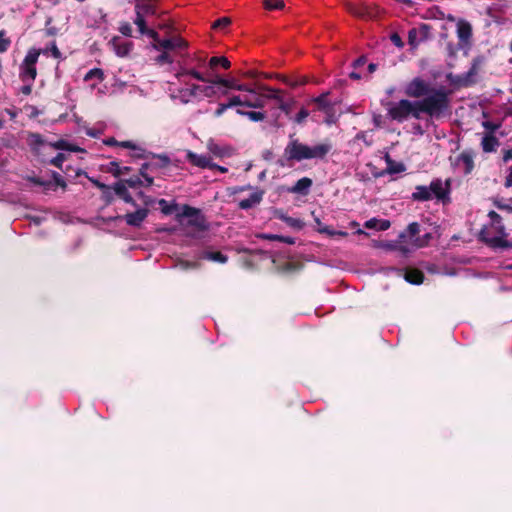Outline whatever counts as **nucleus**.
I'll use <instances>...</instances> for the list:
<instances>
[{
  "mask_svg": "<svg viewBox=\"0 0 512 512\" xmlns=\"http://www.w3.org/2000/svg\"><path fill=\"white\" fill-rule=\"evenodd\" d=\"M450 92L445 88H435L422 99L416 100L419 115H428L431 119L439 120L451 113Z\"/></svg>",
  "mask_w": 512,
  "mask_h": 512,
  "instance_id": "f257e3e1",
  "label": "nucleus"
},
{
  "mask_svg": "<svg viewBox=\"0 0 512 512\" xmlns=\"http://www.w3.org/2000/svg\"><path fill=\"white\" fill-rule=\"evenodd\" d=\"M332 150L330 142L319 143L315 146H309L300 142L298 139L290 136V140L284 149V156L287 161L301 162L304 160L319 159L323 160Z\"/></svg>",
  "mask_w": 512,
  "mask_h": 512,
  "instance_id": "f03ea898",
  "label": "nucleus"
},
{
  "mask_svg": "<svg viewBox=\"0 0 512 512\" xmlns=\"http://www.w3.org/2000/svg\"><path fill=\"white\" fill-rule=\"evenodd\" d=\"M450 190L451 184L449 179L444 183L442 179L436 178L431 181L429 186L417 185L411 198L413 201L426 202L435 197L438 201L446 203V201H449Z\"/></svg>",
  "mask_w": 512,
  "mask_h": 512,
  "instance_id": "7ed1b4c3",
  "label": "nucleus"
},
{
  "mask_svg": "<svg viewBox=\"0 0 512 512\" xmlns=\"http://www.w3.org/2000/svg\"><path fill=\"white\" fill-rule=\"evenodd\" d=\"M387 116L398 123H403L409 118L421 119L416 100L401 99L398 102L389 103Z\"/></svg>",
  "mask_w": 512,
  "mask_h": 512,
  "instance_id": "20e7f679",
  "label": "nucleus"
},
{
  "mask_svg": "<svg viewBox=\"0 0 512 512\" xmlns=\"http://www.w3.org/2000/svg\"><path fill=\"white\" fill-rule=\"evenodd\" d=\"M497 235L491 236L489 231L482 229L479 233V239L487 246L493 249L507 250L512 248V239L507 240L508 233L503 224L494 226Z\"/></svg>",
  "mask_w": 512,
  "mask_h": 512,
  "instance_id": "39448f33",
  "label": "nucleus"
},
{
  "mask_svg": "<svg viewBox=\"0 0 512 512\" xmlns=\"http://www.w3.org/2000/svg\"><path fill=\"white\" fill-rule=\"evenodd\" d=\"M40 54L41 50H37L36 48H31L27 52L23 62L20 65L19 77L22 82H34L37 76L36 64Z\"/></svg>",
  "mask_w": 512,
  "mask_h": 512,
  "instance_id": "423d86ee",
  "label": "nucleus"
},
{
  "mask_svg": "<svg viewBox=\"0 0 512 512\" xmlns=\"http://www.w3.org/2000/svg\"><path fill=\"white\" fill-rule=\"evenodd\" d=\"M432 88V85L425 79L415 77L405 85L404 93L409 98L420 100L424 98Z\"/></svg>",
  "mask_w": 512,
  "mask_h": 512,
  "instance_id": "0eeeda50",
  "label": "nucleus"
},
{
  "mask_svg": "<svg viewBox=\"0 0 512 512\" xmlns=\"http://www.w3.org/2000/svg\"><path fill=\"white\" fill-rule=\"evenodd\" d=\"M134 2V23L138 28H142L143 24L146 23V16L157 15V6L156 4L152 3V0H134Z\"/></svg>",
  "mask_w": 512,
  "mask_h": 512,
  "instance_id": "6e6552de",
  "label": "nucleus"
},
{
  "mask_svg": "<svg viewBox=\"0 0 512 512\" xmlns=\"http://www.w3.org/2000/svg\"><path fill=\"white\" fill-rule=\"evenodd\" d=\"M178 217L188 218V225L197 228L198 230H206L208 228L205 216L200 209L194 208L188 204L182 206V212Z\"/></svg>",
  "mask_w": 512,
  "mask_h": 512,
  "instance_id": "1a4fd4ad",
  "label": "nucleus"
},
{
  "mask_svg": "<svg viewBox=\"0 0 512 512\" xmlns=\"http://www.w3.org/2000/svg\"><path fill=\"white\" fill-rule=\"evenodd\" d=\"M156 50H184L188 47V42L180 36H175L168 39H162L159 44L152 45Z\"/></svg>",
  "mask_w": 512,
  "mask_h": 512,
  "instance_id": "9d476101",
  "label": "nucleus"
},
{
  "mask_svg": "<svg viewBox=\"0 0 512 512\" xmlns=\"http://www.w3.org/2000/svg\"><path fill=\"white\" fill-rule=\"evenodd\" d=\"M109 44L113 47L114 52L119 57H126L132 51L134 44L131 41H121L120 37L114 36Z\"/></svg>",
  "mask_w": 512,
  "mask_h": 512,
  "instance_id": "9b49d317",
  "label": "nucleus"
},
{
  "mask_svg": "<svg viewBox=\"0 0 512 512\" xmlns=\"http://www.w3.org/2000/svg\"><path fill=\"white\" fill-rule=\"evenodd\" d=\"M187 159L192 165L200 168L213 169L214 167H218L217 164L212 162V159L209 155H200L189 151L187 153Z\"/></svg>",
  "mask_w": 512,
  "mask_h": 512,
  "instance_id": "f8f14e48",
  "label": "nucleus"
},
{
  "mask_svg": "<svg viewBox=\"0 0 512 512\" xmlns=\"http://www.w3.org/2000/svg\"><path fill=\"white\" fill-rule=\"evenodd\" d=\"M149 210L147 208L137 209L135 212L127 213L123 216L127 225L132 227H140L147 218Z\"/></svg>",
  "mask_w": 512,
  "mask_h": 512,
  "instance_id": "ddd939ff",
  "label": "nucleus"
},
{
  "mask_svg": "<svg viewBox=\"0 0 512 512\" xmlns=\"http://www.w3.org/2000/svg\"><path fill=\"white\" fill-rule=\"evenodd\" d=\"M420 232V224L417 222H412L407 226L405 231L400 233V242H405L413 246V239H416L418 236H420Z\"/></svg>",
  "mask_w": 512,
  "mask_h": 512,
  "instance_id": "4468645a",
  "label": "nucleus"
},
{
  "mask_svg": "<svg viewBox=\"0 0 512 512\" xmlns=\"http://www.w3.org/2000/svg\"><path fill=\"white\" fill-rule=\"evenodd\" d=\"M113 191L114 193L121 198L124 202L131 204L133 206H137V203L129 193L127 189V185L124 183L123 180H119L113 185Z\"/></svg>",
  "mask_w": 512,
  "mask_h": 512,
  "instance_id": "2eb2a0df",
  "label": "nucleus"
},
{
  "mask_svg": "<svg viewBox=\"0 0 512 512\" xmlns=\"http://www.w3.org/2000/svg\"><path fill=\"white\" fill-rule=\"evenodd\" d=\"M263 196H264V191L258 189L255 192H253L248 198L242 199L241 201H239L238 207L242 210H248V209L258 205L262 201Z\"/></svg>",
  "mask_w": 512,
  "mask_h": 512,
  "instance_id": "dca6fc26",
  "label": "nucleus"
},
{
  "mask_svg": "<svg viewBox=\"0 0 512 512\" xmlns=\"http://www.w3.org/2000/svg\"><path fill=\"white\" fill-rule=\"evenodd\" d=\"M474 157H475V153L473 150H464L458 156V162L463 163L464 173L466 175L470 174L475 167Z\"/></svg>",
  "mask_w": 512,
  "mask_h": 512,
  "instance_id": "f3484780",
  "label": "nucleus"
},
{
  "mask_svg": "<svg viewBox=\"0 0 512 512\" xmlns=\"http://www.w3.org/2000/svg\"><path fill=\"white\" fill-rule=\"evenodd\" d=\"M313 184V181L309 177H303L299 179L294 186L288 189L289 192L295 194H301L306 196L309 193V190Z\"/></svg>",
  "mask_w": 512,
  "mask_h": 512,
  "instance_id": "a211bd4d",
  "label": "nucleus"
},
{
  "mask_svg": "<svg viewBox=\"0 0 512 512\" xmlns=\"http://www.w3.org/2000/svg\"><path fill=\"white\" fill-rule=\"evenodd\" d=\"M499 145V139L492 133H486L481 140V147L485 153L495 152Z\"/></svg>",
  "mask_w": 512,
  "mask_h": 512,
  "instance_id": "6ab92c4d",
  "label": "nucleus"
},
{
  "mask_svg": "<svg viewBox=\"0 0 512 512\" xmlns=\"http://www.w3.org/2000/svg\"><path fill=\"white\" fill-rule=\"evenodd\" d=\"M457 36L460 41L467 42L472 37V26L471 24L463 19L457 22Z\"/></svg>",
  "mask_w": 512,
  "mask_h": 512,
  "instance_id": "aec40b11",
  "label": "nucleus"
},
{
  "mask_svg": "<svg viewBox=\"0 0 512 512\" xmlns=\"http://www.w3.org/2000/svg\"><path fill=\"white\" fill-rule=\"evenodd\" d=\"M182 92L188 97H195L197 92H202L206 97H213L216 94V91L213 86H200L198 84H193L190 89H185Z\"/></svg>",
  "mask_w": 512,
  "mask_h": 512,
  "instance_id": "412c9836",
  "label": "nucleus"
},
{
  "mask_svg": "<svg viewBox=\"0 0 512 512\" xmlns=\"http://www.w3.org/2000/svg\"><path fill=\"white\" fill-rule=\"evenodd\" d=\"M404 278L407 282L411 284L419 285L423 283L425 276L420 269L407 268L405 270Z\"/></svg>",
  "mask_w": 512,
  "mask_h": 512,
  "instance_id": "4be33fe9",
  "label": "nucleus"
},
{
  "mask_svg": "<svg viewBox=\"0 0 512 512\" xmlns=\"http://www.w3.org/2000/svg\"><path fill=\"white\" fill-rule=\"evenodd\" d=\"M153 157H157L159 162H157V163H143L141 165V168H140V171H139V173H140V175L142 177H146L147 170L149 168H151V167L164 168V167L168 166V164L170 163V159L166 155H157V156L153 155Z\"/></svg>",
  "mask_w": 512,
  "mask_h": 512,
  "instance_id": "5701e85b",
  "label": "nucleus"
},
{
  "mask_svg": "<svg viewBox=\"0 0 512 512\" xmlns=\"http://www.w3.org/2000/svg\"><path fill=\"white\" fill-rule=\"evenodd\" d=\"M449 83L456 87H470L475 84V80H468L465 76V73L460 75H454L453 73H449L446 76Z\"/></svg>",
  "mask_w": 512,
  "mask_h": 512,
  "instance_id": "b1692460",
  "label": "nucleus"
},
{
  "mask_svg": "<svg viewBox=\"0 0 512 512\" xmlns=\"http://www.w3.org/2000/svg\"><path fill=\"white\" fill-rule=\"evenodd\" d=\"M384 159L387 165L385 170L386 173L392 175L404 172L406 170V167L402 162L394 161L388 153L385 154Z\"/></svg>",
  "mask_w": 512,
  "mask_h": 512,
  "instance_id": "393cba45",
  "label": "nucleus"
},
{
  "mask_svg": "<svg viewBox=\"0 0 512 512\" xmlns=\"http://www.w3.org/2000/svg\"><path fill=\"white\" fill-rule=\"evenodd\" d=\"M28 145L30 146L32 152L36 155L40 153V147L45 144V141L41 134L30 132L28 134Z\"/></svg>",
  "mask_w": 512,
  "mask_h": 512,
  "instance_id": "a878e982",
  "label": "nucleus"
},
{
  "mask_svg": "<svg viewBox=\"0 0 512 512\" xmlns=\"http://www.w3.org/2000/svg\"><path fill=\"white\" fill-rule=\"evenodd\" d=\"M328 95L329 92H325L313 99V102L317 105V109L326 114H330L333 110V105L327 99Z\"/></svg>",
  "mask_w": 512,
  "mask_h": 512,
  "instance_id": "bb28decb",
  "label": "nucleus"
},
{
  "mask_svg": "<svg viewBox=\"0 0 512 512\" xmlns=\"http://www.w3.org/2000/svg\"><path fill=\"white\" fill-rule=\"evenodd\" d=\"M199 258L218 262L221 264H224L228 261V257L220 251H203Z\"/></svg>",
  "mask_w": 512,
  "mask_h": 512,
  "instance_id": "cd10ccee",
  "label": "nucleus"
},
{
  "mask_svg": "<svg viewBox=\"0 0 512 512\" xmlns=\"http://www.w3.org/2000/svg\"><path fill=\"white\" fill-rule=\"evenodd\" d=\"M51 147L58 150H66L71 152H84L85 150L77 145L71 144L66 140L60 139L56 142L49 144Z\"/></svg>",
  "mask_w": 512,
  "mask_h": 512,
  "instance_id": "c85d7f7f",
  "label": "nucleus"
},
{
  "mask_svg": "<svg viewBox=\"0 0 512 512\" xmlns=\"http://www.w3.org/2000/svg\"><path fill=\"white\" fill-rule=\"evenodd\" d=\"M105 171L108 173H111L114 177L118 178L121 175L130 172L131 167H129V166L121 167L117 161H111L108 164L107 169Z\"/></svg>",
  "mask_w": 512,
  "mask_h": 512,
  "instance_id": "c756f323",
  "label": "nucleus"
},
{
  "mask_svg": "<svg viewBox=\"0 0 512 512\" xmlns=\"http://www.w3.org/2000/svg\"><path fill=\"white\" fill-rule=\"evenodd\" d=\"M217 66H221L224 69H229L231 67V62L228 60V58H226L224 56L211 57L209 60V67L211 69H216Z\"/></svg>",
  "mask_w": 512,
  "mask_h": 512,
  "instance_id": "7c9ffc66",
  "label": "nucleus"
},
{
  "mask_svg": "<svg viewBox=\"0 0 512 512\" xmlns=\"http://www.w3.org/2000/svg\"><path fill=\"white\" fill-rule=\"evenodd\" d=\"M258 88H259V90L267 92V94H265V95L260 94L261 96H263V99L267 98V99H273V100L278 101L281 98V95H280L281 90H279V89H274V88H271L264 84L259 85Z\"/></svg>",
  "mask_w": 512,
  "mask_h": 512,
  "instance_id": "2f4dec72",
  "label": "nucleus"
},
{
  "mask_svg": "<svg viewBox=\"0 0 512 512\" xmlns=\"http://www.w3.org/2000/svg\"><path fill=\"white\" fill-rule=\"evenodd\" d=\"M138 31L141 35L150 37L154 41L153 44H159V42L162 40L160 39L158 32H156L154 29L148 28L146 23L143 24L142 28H138Z\"/></svg>",
  "mask_w": 512,
  "mask_h": 512,
  "instance_id": "473e14b6",
  "label": "nucleus"
},
{
  "mask_svg": "<svg viewBox=\"0 0 512 512\" xmlns=\"http://www.w3.org/2000/svg\"><path fill=\"white\" fill-rule=\"evenodd\" d=\"M184 75H190L194 79L201 81V82H205V80H208V77H205L202 73L198 72L195 69L182 70L181 72H178L176 74V78H178L180 80Z\"/></svg>",
  "mask_w": 512,
  "mask_h": 512,
  "instance_id": "72a5a7b5",
  "label": "nucleus"
},
{
  "mask_svg": "<svg viewBox=\"0 0 512 512\" xmlns=\"http://www.w3.org/2000/svg\"><path fill=\"white\" fill-rule=\"evenodd\" d=\"M92 79H97L99 82L103 81L104 80L103 70L100 68H93V69L89 70L84 76V81L88 82Z\"/></svg>",
  "mask_w": 512,
  "mask_h": 512,
  "instance_id": "f704fd0d",
  "label": "nucleus"
},
{
  "mask_svg": "<svg viewBox=\"0 0 512 512\" xmlns=\"http://www.w3.org/2000/svg\"><path fill=\"white\" fill-rule=\"evenodd\" d=\"M432 239V234L427 232L423 235L418 236L416 239H413V247L422 248L429 244Z\"/></svg>",
  "mask_w": 512,
  "mask_h": 512,
  "instance_id": "c9c22d12",
  "label": "nucleus"
},
{
  "mask_svg": "<svg viewBox=\"0 0 512 512\" xmlns=\"http://www.w3.org/2000/svg\"><path fill=\"white\" fill-rule=\"evenodd\" d=\"M113 187L106 185V189H102L101 199L106 205H110L114 201Z\"/></svg>",
  "mask_w": 512,
  "mask_h": 512,
  "instance_id": "e433bc0d",
  "label": "nucleus"
},
{
  "mask_svg": "<svg viewBox=\"0 0 512 512\" xmlns=\"http://www.w3.org/2000/svg\"><path fill=\"white\" fill-rule=\"evenodd\" d=\"M245 106L249 108H263L265 106L263 96L259 94L254 100L248 99L246 97Z\"/></svg>",
  "mask_w": 512,
  "mask_h": 512,
  "instance_id": "4c0bfd02",
  "label": "nucleus"
},
{
  "mask_svg": "<svg viewBox=\"0 0 512 512\" xmlns=\"http://www.w3.org/2000/svg\"><path fill=\"white\" fill-rule=\"evenodd\" d=\"M178 266L181 270H189V269H199L201 267V263L198 261H187L180 260L178 262Z\"/></svg>",
  "mask_w": 512,
  "mask_h": 512,
  "instance_id": "58836bf2",
  "label": "nucleus"
},
{
  "mask_svg": "<svg viewBox=\"0 0 512 512\" xmlns=\"http://www.w3.org/2000/svg\"><path fill=\"white\" fill-rule=\"evenodd\" d=\"M263 5L267 10L282 9L285 6L283 0H263Z\"/></svg>",
  "mask_w": 512,
  "mask_h": 512,
  "instance_id": "ea45409f",
  "label": "nucleus"
},
{
  "mask_svg": "<svg viewBox=\"0 0 512 512\" xmlns=\"http://www.w3.org/2000/svg\"><path fill=\"white\" fill-rule=\"evenodd\" d=\"M246 103V97H241L240 95H234L229 98L228 102L226 103L229 108L237 107V106H245Z\"/></svg>",
  "mask_w": 512,
  "mask_h": 512,
  "instance_id": "a19ab883",
  "label": "nucleus"
},
{
  "mask_svg": "<svg viewBox=\"0 0 512 512\" xmlns=\"http://www.w3.org/2000/svg\"><path fill=\"white\" fill-rule=\"evenodd\" d=\"M314 221L317 226L316 229L319 233L334 236V230L331 229L329 226L323 225L318 217H314Z\"/></svg>",
  "mask_w": 512,
  "mask_h": 512,
  "instance_id": "79ce46f5",
  "label": "nucleus"
},
{
  "mask_svg": "<svg viewBox=\"0 0 512 512\" xmlns=\"http://www.w3.org/2000/svg\"><path fill=\"white\" fill-rule=\"evenodd\" d=\"M479 64H480V61L478 60V58L473 59L471 67L465 73V76L467 77L468 80H474L473 77L475 75H477V73H478Z\"/></svg>",
  "mask_w": 512,
  "mask_h": 512,
  "instance_id": "37998d69",
  "label": "nucleus"
},
{
  "mask_svg": "<svg viewBox=\"0 0 512 512\" xmlns=\"http://www.w3.org/2000/svg\"><path fill=\"white\" fill-rule=\"evenodd\" d=\"M5 35L6 31L0 30V53H5L11 45V40L9 38H5Z\"/></svg>",
  "mask_w": 512,
  "mask_h": 512,
  "instance_id": "c03bdc74",
  "label": "nucleus"
},
{
  "mask_svg": "<svg viewBox=\"0 0 512 512\" xmlns=\"http://www.w3.org/2000/svg\"><path fill=\"white\" fill-rule=\"evenodd\" d=\"M246 117L253 122H260L266 118V113L259 111H248Z\"/></svg>",
  "mask_w": 512,
  "mask_h": 512,
  "instance_id": "a18cd8bd",
  "label": "nucleus"
},
{
  "mask_svg": "<svg viewBox=\"0 0 512 512\" xmlns=\"http://www.w3.org/2000/svg\"><path fill=\"white\" fill-rule=\"evenodd\" d=\"M231 24V19L229 17H222L214 21L212 24L213 29H224Z\"/></svg>",
  "mask_w": 512,
  "mask_h": 512,
  "instance_id": "49530a36",
  "label": "nucleus"
},
{
  "mask_svg": "<svg viewBox=\"0 0 512 512\" xmlns=\"http://www.w3.org/2000/svg\"><path fill=\"white\" fill-rule=\"evenodd\" d=\"M124 183L130 188H137L143 186L144 182L139 176H133L129 179L123 180Z\"/></svg>",
  "mask_w": 512,
  "mask_h": 512,
  "instance_id": "de8ad7c7",
  "label": "nucleus"
},
{
  "mask_svg": "<svg viewBox=\"0 0 512 512\" xmlns=\"http://www.w3.org/2000/svg\"><path fill=\"white\" fill-rule=\"evenodd\" d=\"M118 30L122 35H124L126 37L132 36L133 30H132V26L129 22H126V21L121 22Z\"/></svg>",
  "mask_w": 512,
  "mask_h": 512,
  "instance_id": "09e8293b",
  "label": "nucleus"
},
{
  "mask_svg": "<svg viewBox=\"0 0 512 512\" xmlns=\"http://www.w3.org/2000/svg\"><path fill=\"white\" fill-rule=\"evenodd\" d=\"M156 62L161 65L162 64H171V63H173V58L167 51H164L160 55L157 56Z\"/></svg>",
  "mask_w": 512,
  "mask_h": 512,
  "instance_id": "8fccbe9b",
  "label": "nucleus"
},
{
  "mask_svg": "<svg viewBox=\"0 0 512 512\" xmlns=\"http://www.w3.org/2000/svg\"><path fill=\"white\" fill-rule=\"evenodd\" d=\"M286 224L296 230H301L304 227V222L301 219L293 217L287 219Z\"/></svg>",
  "mask_w": 512,
  "mask_h": 512,
  "instance_id": "3c124183",
  "label": "nucleus"
},
{
  "mask_svg": "<svg viewBox=\"0 0 512 512\" xmlns=\"http://www.w3.org/2000/svg\"><path fill=\"white\" fill-rule=\"evenodd\" d=\"M159 204L162 206V212L165 215L172 214L177 209V204L167 205V202L164 199H161Z\"/></svg>",
  "mask_w": 512,
  "mask_h": 512,
  "instance_id": "603ef678",
  "label": "nucleus"
},
{
  "mask_svg": "<svg viewBox=\"0 0 512 512\" xmlns=\"http://www.w3.org/2000/svg\"><path fill=\"white\" fill-rule=\"evenodd\" d=\"M66 159V156L65 154L63 153H58L54 158H52L50 160V164L59 168V169H62V164L63 162L65 161Z\"/></svg>",
  "mask_w": 512,
  "mask_h": 512,
  "instance_id": "864d4df0",
  "label": "nucleus"
},
{
  "mask_svg": "<svg viewBox=\"0 0 512 512\" xmlns=\"http://www.w3.org/2000/svg\"><path fill=\"white\" fill-rule=\"evenodd\" d=\"M308 116L309 111L305 108H301L295 117V122L298 124H302Z\"/></svg>",
  "mask_w": 512,
  "mask_h": 512,
  "instance_id": "5fc2aeb1",
  "label": "nucleus"
},
{
  "mask_svg": "<svg viewBox=\"0 0 512 512\" xmlns=\"http://www.w3.org/2000/svg\"><path fill=\"white\" fill-rule=\"evenodd\" d=\"M205 82L211 84L210 86H212V85L224 86V84L227 83V79H224V78H222L220 76H216L214 78H209L208 77V80H205Z\"/></svg>",
  "mask_w": 512,
  "mask_h": 512,
  "instance_id": "6e6d98bb",
  "label": "nucleus"
},
{
  "mask_svg": "<svg viewBox=\"0 0 512 512\" xmlns=\"http://www.w3.org/2000/svg\"><path fill=\"white\" fill-rule=\"evenodd\" d=\"M488 217L491 219L493 227L502 224V218L497 212L490 211Z\"/></svg>",
  "mask_w": 512,
  "mask_h": 512,
  "instance_id": "4d7b16f0",
  "label": "nucleus"
},
{
  "mask_svg": "<svg viewBox=\"0 0 512 512\" xmlns=\"http://www.w3.org/2000/svg\"><path fill=\"white\" fill-rule=\"evenodd\" d=\"M483 127L486 130H489L490 131L489 133L493 134L496 130H498L500 128V124L499 123H494V122H491V121H485V122H483Z\"/></svg>",
  "mask_w": 512,
  "mask_h": 512,
  "instance_id": "13d9d810",
  "label": "nucleus"
},
{
  "mask_svg": "<svg viewBox=\"0 0 512 512\" xmlns=\"http://www.w3.org/2000/svg\"><path fill=\"white\" fill-rule=\"evenodd\" d=\"M379 219L371 218L364 223V227L367 229L378 230Z\"/></svg>",
  "mask_w": 512,
  "mask_h": 512,
  "instance_id": "bf43d9fd",
  "label": "nucleus"
},
{
  "mask_svg": "<svg viewBox=\"0 0 512 512\" xmlns=\"http://www.w3.org/2000/svg\"><path fill=\"white\" fill-rule=\"evenodd\" d=\"M50 52H51V55L55 58V59H62V53L61 51L58 49L55 41H53L51 43V46H50Z\"/></svg>",
  "mask_w": 512,
  "mask_h": 512,
  "instance_id": "052dcab7",
  "label": "nucleus"
},
{
  "mask_svg": "<svg viewBox=\"0 0 512 512\" xmlns=\"http://www.w3.org/2000/svg\"><path fill=\"white\" fill-rule=\"evenodd\" d=\"M133 151H134V153L132 154V157H134V158L146 159L148 157L147 152L140 147L136 146V150H133Z\"/></svg>",
  "mask_w": 512,
  "mask_h": 512,
  "instance_id": "680f3d73",
  "label": "nucleus"
},
{
  "mask_svg": "<svg viewBox=\"0 0 512 512\" xmlns=\"http://www.w3.org/2000/svg\"><path fill=\"white\" fill-rule=\"evenodd\" d=\"M355 139L363 141L366 146L372 145V141L367 139V133L365 131L358 132L355 136Z\"/></svg>",
  "mask_w": 512,
  "mask_h": 512,
  "instance_id": "e2e57ef3",
  "label": "nucleus"
},
{
  "mask_svg": "<svg viewBox=\"0 0 512 512\" xmlns=\"http://www.w3.org/2000/svg\"><path fill=\"white\" fill-rule=\"evenodd\" d=\"M227 109H229V107L227 106L226 103H220L218 105V108L214 111V116L216 118L221 117Z\"/></svg>",
  "mask_w": 512,
  "mask_h": 512,
  "instance_id": "0e129e2a",
  "label": "nucleus"
},
{
  "mask_svg": "<svg viewBox=\"0 0 512 512\" xmlns=\"http://www.w3.org/2000/svg\"><path fill=\"white\" fill-rule=\"evenodd\" d=\"M274 216H275V218L282 220L285 223L287 222V219L290 218V216H288L282 209H277L274 212Z\"/></svg>",
  "mask_w": 512,
  "mask_h": 512,
  "instance_id": "69168bd1",
  "label": "nucleus"
},
{
  "mask_svg": "<svg viewBox=\"0 0 512 512\" xmlns=\"http://www.w3.org/2000/svg\"><path fill=\"white\" fill-rule=\"evenodd\" d=\"M391 226V223L387 219H379L378 231H386Z\"/></svg>",
  "mask_w": 512,
  "mask_h": 512,
  "instance_id": "338daca9",
  "label": "nucleus"
},
{
  "mask_svg": "<svg viewBox=\"0 0 512 512\" xmlns=\"http://www.w3.org/2000/svg\"><path fill=\"white\" fill-rule=\"evenodd\" d=\"M504 186L506 188H512V166L508 168V174L505 177Z\"/></svg>",
  "mask_w": 512,
  "mask_h": 512,
  "instance_id": "774afa93",
  "label": "nucleus"
}]
</instances>
